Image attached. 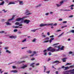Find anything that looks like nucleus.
Returning <instances> with one entry per match:
<instances>
[{
    "label": "nucleus",
    "mask_w": 74,
    "mask_h": 74,
    "mask_svg": "<svg viewBox=\"0 0 74 74\" xmlns=\"http://www.w3.org/2000/svg\"><path fill=\"white\" fill-rule=\"evenodd\" d=\"M35 60V58H33L31 59V60Z\"/></svg>",
    "instance_id": "nucleus-47"
},
{
    "label": "nucleus",
    "mask_w": 74,
    "mask_h": 74,
    "mask_svg": "<svg viewBox=\"0 0 74 74\" xmlns=\"http://www.w3.org/2000/svg\"><path fill=\"white\" fill-rule=\"evenodd\" d=\"M49 37H47L45 39V40H47L44 41V43H45L46 42H49Z\"/></svg>",
    "instance_id": "nucleus-5"
},
{
    "label": "nucleus",
    "mask_w": 74,
    "mask_h": 74,
    "mask_svg": "<svg viewBox=\"0 0 74 74\" xmlns=\"http://www.w3.org/2000/svg\"><path fill=\"white\" fill-rule=\"evenodd\" d=\"M71 33H74V30H72L71 31Z\"/></svg>",
    "instance_id": "nucleus-44"
},
{
    "label": "nucleus",
    "mask_w": 74,
    "mask_h": 74,
    "mask_svg": "<svg viewBox=\"0 0 74 74\" xmlns=\"http://www.w3.org/2000/svg\"><path fill=\"white\" fill-rule=\"evenodd\" d=\"M71 68H74V66L73 65H72L69 67V69Z\"/></svg>",
    "instance_id": "nucleus-30"
},
{
    "label": "nucleus",
    "mask_w": 74,
    "mask_h": 74,
    "mask_svg": "<svg viewBox=\"0 0 74 74\" xmlns=\"http://www.w3.org/2000/svg\"><path fill=\"white\" fill-rule=\"evenodd\" d=\"M64 47L62 46L60 48V50H61V51L64 50Z\"/></svg>",
    "instance_id": "nucleus-21"
},
{
    "label": "nucleus",
    "mask_w": 74,
    "mask_h": 74,
    "mask_svg": "<svg viewBox=\"0 0 74 74\" xmlns=\"http://www.w3.org/2000/svg\"><path fill=\"white\" fill-rule=\"evenodd\" d=\"M64 11H71V10H64Z\"/></svg>",
    "instance_id": "nucleus-41"
},
{
    "label": "nucleus",
    "mask_w": 74,
    "mask_h": 74,
    "mask_svg": "<svg viewBox=\"0 0 74 74\" xmlns=\"http://www.w3.org/2000/svg\"><path fill=\"white\" fill-rule=\"evenodd\" d=\"M53 23H49L47 24H46L47 26H53Z\"/></svg>",
    "instance_id": "nucleus-15"
},
{
    "label": "nucleus",
    "mask_w": 74,
    "mask_h": 74,
    "mask_svg": "<svg viewBox=\"0 0 74 74\" xmlns=\"http://www.w3.org/2000/svg\"><path fill=\"white\" fill-rule=\"evenodd\" d=\"M72 17H73V15L70 16L69 17V18H72Z\"/></svg>",
    "instance_id": "nucleus-50"
},
{
    "label": "nucleus",
    "mask_w": 74,
    "mask_h": 74,
    "mask_svg": "<svg viewBox=\"0 0 74 74\" xmlns=\"http://www.w3.org/2000/svg\"><path fill=\"white\" fill-rule=\"evenodd\" d=\"M39 29H33L31 30V32H35L37 30H39Z\"/></svg>",
    "instance_id": "nucleus-22"
},
{
    "label": "nucleus",
    "mask_w": 74,
    "mask_h": 74,
    "mask_svg": "<svg viewBox=\"0 0 74 74\" xmlns=\"http://www.w3.org/2000/svg\"><path fill=\"white\" fill-rule=\"evenodd\" d=\"M6 52L7 53H11V52H10V51H9L8 50H6Z\"/></svg>",
    "instance_id": "nucleus-29"
},
{
    "label": "nucleus",
    "mask_w": 74,
    "mask_h": 74,
    "mask_svg": "<svg viewBox=\"0 0 74 74\" xmlns=\"http://www.w3.org/2000/svg\"><path fill=\"white\" fill-rule=\"evenodd\" d=\"M71 63H66V65H71Z\"/></svg>",
    "instance_id": "nucleus-39"
},
{
    "label": "nucleus",
    "mask_w": 74,
    "mask_h": 74,
    "mask_svg": "<svg viewBox=\"0 0 74 74\" xmlns=\"http://www.w3.org/2000/svg\"><path fill=\"white\" fill-rule=\"evenodd\" d=\"M6 24L7 25H11V23H10L8 22H6Z\"/></svg>",
    "instance_id": "nucleus-33"
},
{
    "label": "nucleus",
    "mask_w": 74,
    "mask_h": 74,
    "mask_svg": "<svg viewBox=\"0 0 74 74\" xmlns=\"http://www.w3.org/2000/svg\"><path fill=\"white\" fill-rule=\"evenodd\" d=\"M58 44H59V43H55L53 45V46H55V45H58Z\"/></svg>",
    "instance_id": "nucleus-37"
},
{
    "label": "nucleus",
    "mask_w": 74,
    "mask_h": 74,
    "mask_svg": "<svg viewBox=\"0 0 74 74\" xmlns=\"http://www.w3.org/2000/svg\"><path fill=\"white\" fill-rule=\"evenodd\" d=\"M27 65H24L23 66L21 67V69H24L25 67H27Z\"/></svg>",
    "instance_id": "nucleus-16"
},
{
    "label": "nucleus",
    "mask_w": 74,
    "mask_h": 74,
    "mask_svg": "<svg viewBox=\"0 0 74 74\" xmlns=\"http://www.w3.org/2000/svg\"><path fill=\"white\" fill-rule=\"evenodd\" d=\"M27 52H28V53H32V51L31 50H29L27 51Z\"/></svg>",
    "instance_id": "nucleus-26"
},
{
    "label": "nucleus",
    "mask_w": 74,
    "mask_h": 74,
    "mask_svg": "<svg viewBox=\"0 0 74 74\" xmlns=\"http://www.w3.org/2000/svg\"><path fill=\"white\" fill-rule=\"evenodd\" d=\"M50 40H51L52 41V40H54V38H51L50 39Z\"/></svg>",
    "instance_id": "nucleus-60"
},
{
    "label": "nucleus",
    "mask_w": 74,
    "mask_h": 74,
    "mask_svg": "<svg viewBox=\"0 0 74 74\" xmlns=\"http://www.w3.org/2000/svg\"><path fill=\"white\" fill-rule=\"evenodd\" d=\"M15 28H19L18 26H16L14 27Z\"/></svg>",
    "instance_id": "nucleus-63"
},
{
    "label": "nucleus",
    "mask_w": 74,
    "mask_h": 74,
    "mask_svg": "<svg viewBox=\"0 0 74 74\" xmlns=\"http://www.w3.org/2000/svg\"><path fill=\"white\" fill-rule=\"evenodd\" d=\"M4 1H3V2L1 3L0 2V5H4Z\"/></svg>",
    "instance_id": "nucleus-23"
},
{
    "label": "nucleus",
    "mask_w": 74,
    "mask_h": 74,
    "mask_svg": "<svg viewBox=\"0 0 74 74\" xmlns=\"http://www.w3.org/2000/svg\"><path fill=\"white\" fill-rule=\"evenodd\" d=\"M25 48H27V47H22V48H21V49H25Z\"/></svg>",
    "instance_id": "nucleus-46"
},
{
    "label": "nucleus",
    "mask_w": 74,
    "mask_h": 74,
    "mask_svg": "<svg viewBox=\"0 0 74 74\" xmlns=\"http://www.w3.org/2000/svg\"><path fill=\"white\" fill-rule=\"evenodd\" d=\"M9 38H17V36H9Z\"/></svg>",
    "instance_id": "nucleus-7"
},
{
    "label": "nucleus",
    "mask_w": 74,
    "mask_h": 74,
    "mask_svg": "<svg viewBox=\"0 0 74 74\" xmlns=\"http://www.w3.org/2000/svg\"><path fill=\"white\" fill-rule=\"evenodd\" d=\"M69 54H72L73 56L74 55V53L72 51H70L69 53Z\"/></svg>",
    "instance_id": "nucleus-17"
},
{
    "label": "nucleus",
    "mask_w": 74,
    "mask_h": 74,
    "mask_svg": "<svg viewBox=\"0 0 74 74\" xmlns=\"http://www.w3.org/2000/svg\"><path fill=\"white\" fill-rule=\"evenodd\" d=\"M67 69H69V67H65V69L64 70H67Z\"/></svg>",
    "instance_id": "nucleus-25"
},
{
    "label": "nucleus",
    "mask_w": 74,
    "mask_h": 74,
    "mask_svg": "<svg viewBox=\"0 0 74 74\" xmlns=\"http://www.w3.org/2000/svg\"><path fill=\"white\" fill-rule=\"evenodd\" d=\"M4 21H5V20H4V19H2V22H4Z\"/></svg>",
    "instance_id": "nucleus-61"
},
{
    "label": "nucleus",
    "mask_w": 74,
    "mask_h": 74,
    "mask_svg": "<svg viewBox=\"0 0 74 74\" xmlns=\"http://www.w3.org/2000/svg\"><path fill=\"white\" fill-rule=\"evenodd\" d=\"M63 34H64V32L62 33L60 35H59L58 36V37H61V36H62V35Z\"/></svg>",
    "instance_id": "nucleus-32"
},
{
    "label": "nucleus",
    "mask_w": 74,
    "mask_h": 74,
    "mask_svg": "<svg viewBox=\"0 0 74 74\" xmlns=\"http://www.w3.org/2000/svg\"><path fill=\"white\" fill-rule=\"evenodd\" d=\"M34 64H35V63H32L30 64V66H32V67L34 68Z\"/></svg>",
    "instance_id": "nucleus-11"
},
{
    "label": "nucleus",
    "mask_w": 74,
    "mask_h": 74,
    "mask_svg": "<svg viewBox=\"0 0 74 74\" xmlns=\"http://www.w3.org/2000/svg\"><path fill=\"white\" fill-rule=\"evenodd\" d=\"M9 48L8 47H5L4 48H5V49L6 50L7 49H8Z\"/></svg>",
    "instance_id": "nucleus-42"
},
{
    "label": "nucleus",
    "mask_w": 74,
    "mask_h": 74,
    "mask_svg": "<svg viewBox=\"0 0 74 74\" xmlns=\"http://www.w3.org/2000/svg\"><path fill=\"white\" fill-rule=\"evenodd\" d=\"M2 11H4V12H7V10H6L5 9H3V10H2Z\"/></svg>",
    "instance_id": "nucleus-36"
},
{
    "label": "nucleus",
    "mask_w": 74,
    "mask_h": 74,
    "mask_svg": "<svg viewBox=\"0 0 74 74\" xmlns=\"http://www.w3.org/2000/svg\"><path fill=\"white\" fill-rule=\"evenodd\" d=\"M4 33V31H2L1 32V33Z\"/></svg>",
    "instance_id": "nucleus-59"
},
{
    "label": "nucleus",
    "mask_w": 74,
    "mask_h": 74,
    "mask_svg": "<svg viewBox=\"0 0 74 74\" xmlns=\"http://www.w3.org/2000/svg\"><path fill=\"white\" fill-rule=\"evenodd\" d=\"M65 67H64V66H62L61 67V68L62 69H64L65 68Z\"/></svg>",
    "instance_id": "nucleus-55"
},
{
    "label": "nucleus",
    "mask_w": 74,
    "mask_h": 74,
    "mask_svg": "<svg viewBox=\"0 0 74 74\" xmlns=\"http://www.w3.org/2000/svg\"><path fill=\"white\" fill-rule=\"evenodd\" d=\"M67 59V58H64L62 59V60H63V62H66V60Z\"/></svg>",
    "instance_id": "nucleus-20"
},
{
    "label": "nucleus",
    "mask_w": 74,
    "mask_h": 74,
    "mask_svg": "<svg viewBox=\"0 0 74 74\" xmlns=\"http://www.w3.org/2000/svg\"><path fill=\"white\" fill-rule=\"evenodd\" d=\"M36 66H39L40 65V63H38L36 64Z\"/></svg>",
    "instance_id": "nucleus-53"
},
{
    "label": "nucleus",
    "mask_w": 74,
    "mask_h": 74,
    "mask_svg": "<svg viewBox=\"0 0 74 74\" xmlns=\"http://www.w3.org/2000/svg\"><path fill=\"white\" fill-rule=\"evenodd\" d=\"M67 21H64L63 22V23H67Z\"/></svg>",
    "instance_id": "nucleus-45"
},
{
    "label": "nucleus",
    "mask_w": 74,
    "mask_h": 74,
    "mask_svg": "<svg viewBox=\"0 0 74 74\" xmlns=\"http://www.w3.org/2000/svg\"><path fill=\"white\" fill-rule=\"evenodd\" d=\"M15 25H19V22H16L15 23Z\"/></svg>",
    "instance_id": "nucleus-35"
},
{
    "label": "nucleus",
    "mask_w": 74,
    "mask_h": 74,
    "mask_svg": "<svg viewBox=\"0 0 74 74\" xmlns=\"http://www.w3.org/2000/svg\"><path fill=\"white\" fill-rule=\"evenodd\" d=\"M12 67L13 69H15V68H16V66H13Z\"/></svg>",
    "instance_id": "nucleus-56"
},
{
    "label": "nucleus",
    "mask_w": 74,
    "mask_h": 74,
    "mask_svg": "<svg viewBox=\"0 0 74 74\" xmlns=\"http://www.w3.org/2000/svg\"><path fill=\"white\" fill-rule=\"evenodd\" d=\"M49 55H52V53L51 52H49Z\"/></svg>",
    "instance_id": "nucleus-49"
},
{
    "label": "nucleus",
    "mask_w": 74,
    "mask_h": 74,
    "mask_svg": "<svg viewBox=\"0 0 74 74\" xmlns=\"http://www.w3.org/2000/svg\"><path fill=\"white\" fill-rule=\"evenodd\" d=\"M70 72L71 74H74V69H73L68 70L66 72H64V74H69V73Z\"/></svg>",
    "instance_id": "nucleus-2"
},
{
    "label": "nucleus",
    "mask_w": 74,
    "mask_h": 74,
    "mask_svg": "<svg viewBox=\"0 0 74 74\" xmlns=\"http://www.w3.org/2000/svg\"><path fill=\"white\" fill-rule=\"evenodd\" d=\"M41 4H40L36 6V7H41Z\"/></svg>",
    "instance_id": "nucleus-31"
},
{
    "label": "nucleus",
    "mask_w": 74,
    "mask_h": 74,
    "mask_svg": "<svg viewBox=\"0 0 74 74\" xmlns=\"http://www.w3.org/2000/svg\"><path fill=\"white\" fill-rule=\"evenodd\" d=\"M33 53L34 54H36V53H37V52L36 51H34L33 52Z\"/></svg>",
    "instance_id": "nucleus-52"
},
{
    "label": "nucleus",
    "mask_w": 74,
    "mask_h": 74,
    "mask_svg": "<svg viewBox=\"0 0 74 74\" xmlns=\"http://www.w3.org/2000/svg\"><path fill=\"white\" fill-rule=\"evenodd\" d=\"M36 40H37L36 39V38H34L32 40V42H36Z\"/></svg>",
    "instance_id": "nucleus-27"
},
{
    "label": "nucleus",
    "mask_w": 74,
    "mask_h": 74,
    "mask_svg": "<svg viewBox=\"0 0 74 74\" xmlns=\"http://www.w3.org/2000/svg\"><path fill=\"white\" fill-rule=\"evenodd\" d=\"M34 54H32L30 55H29V56H30L31 58H33V56H34Z\"/></svg>",
    "instance_id": "nucleus-38"
},
{
    "label": "nucleus",
    "mask_w": 74,
    "mask_h": 74,
    "mask_svg": "<svg viewBox=\"0 0 74 74\" xmlns=\"http://www.w3.org/2000/svg\"><path fill=\"white\" fill-rule=\"evenodd\" d=\"M47 26V24H44L43 23H41L39 25L40 27H43Z\"/></svg>",
    "instance_id": "nucleus-8"
},
{
    "label": "nucleus",
    "mask_w": 74,
    "mask_h": 74,
    "mask_svg": "<svg viewBox=\"0 0 74 74\" xmlns=\"http://www.w3.org/2000/svg\"><path fill=\"white\" fill-rule=\"evenodd\" d=\"M60 63V62H59V61H58V60H56L55 61L53 62H52V63L53 64H54V63H58V64H59V63Z\"/></svg>",
    "instance_id": "nucleus-10"
},
{
    "label": "nucleus",
    "mask_w": 74,
    "mask_h": 74,
    "mask_svg": "<svg viewBox=\"0 0 74 74\" xmlns=\"http://www.w3.org/2000/svg\"><path fill=\"white\" fill-rule=\"evenodd\" d=\"M19 3L20 5H23L24 4L23 1H19Z\"/></svg>",
    "instance_id": "nucleus-14"
},
{
    "label": "nucleus",
    "mask_w": 74,
    "mask_h": 74,
    "mask_svg": "<svg viewBox=\"0 0 74 74\" xmlns=\"http://www.w3.org/2000/svg\"><path fill=\"white\" fill-rule=\"evenodd\" d=\"M26 41V39H25L23 40L22 41V42H25Z\"/></svg>",
    "instance_id": "nucleus-34"
},
{
    "label": "nucleus",
    "mask_w": 74,
    "mask_h": 74,
    "mask_svg": "<svg viewBox=\"0 0 74 74\" xmlns=\"http://www.w3.org/2000/svg\"><path fill=\"white\" fill-rule=\"evenodd\" d=\"M47 50L48 51H50V52H54L59 51V49H55V48H52V47H50L47 49Z\"/></svg>",
    "instance_id": "nucleus-1"
},
{
    "label": "nucleus",
    "mask_w": 74,
    "mask_h": 74,
    "mask_svg": "<svg viewBox=\"0 0 74 74\" xmlns=\"http://www.w3.org/2000/svg\"><path fill=\"white\" fill-rule=\"evenodd\" d=\"M44 33L42 32V33L41 36L42 37H46V35H45L44 34Z\"/></svg>",
    "instance_id": "nucleus-12"
},
{
    "label": "nucleus",
    "mask_w": 74,
    "mask_h": 74,
    "mask_svg": "<svg viewBox=\"0 0 74 74\" xmlns=\"http://www.w3.org/2000/svg\"><path fill=\"white\" fill-rule=\"evenodd\" d=\"M45 15L47 16L49 15V13H47L45 14Z\"/></svg>",
    "instance_id": "nucleus-51"
},
{
    "label": "nucleus",
    "mask_w": 74,
    "mask_h": 74,
    "mask_svg": "<svg viewBox=\"0 0 74 74\" xmlns=\"http://www.w3.org/2000/svg\"><path fill=\"white\" fill-rule=\"evenodd\" d=\"M63 3H64V2L63 1H60V4H56V5L57 7H60L63 4Z\"/></svg>",
    "instance_id": "nucleus-4"
},
{
    "label": "nucleus",
    "mask_w": 74,
    "mask_h": 74,
    "mask_svg": "<svg viewBox=\"0 0 74 74\" xmlns=\"http://www.w3.org/2000/svg\"><path fill=\"white\" fill-rule=\"evenodd\" d=\"M15 15L13 16L12 17V18H11L10 19H9V20L8 21L9 22V21H12V20H13V19H14V17H15Z\"/></svg>",
    "instance_id": "nucleus-13"
},
{
    "label": "nucleus",
    "mask_w": 74,
    "mask_h": 74,
    "mask_svg": "<svg viewBox=\"0 0 74 74\" xmlns=\"http://www.w3.org/2000/svg\"><path fill=\"white\" fill-rule=\"evenodd\" d=\"M50 38H52V37H54V36L53 35L51 36H50Z\"/></svg>",
    "instance_id": "nucleus-48"
},
{
    "label": "nucleus",
    "mask_w": 74,
    "mask_h": 74,
    "mask_svg": "<svg viewBox=\"0 0 74 74\" xmlns=\"http://www.w3.org/2000/svg\"><path fill=\"white\" fill-rule=\"evenodd\" d=\"M11 73H18V71L16 70H11L10 71Z\"/></svg>",
    "instance_id": "nucleus-9"
},
{
    "label": "nucleus",
    "mask_w": 74,
    "mask_h": 74,
    "mask_svg": "<svg viewBox=\"0 0 74 74\" xmlns=\"http://www.w3.org/2000/svg\"><path fill=\"white\" fill-rule=\"evenodd\" d=\"M30 22V21L29 20H25L24 21V23H26L27 24H29V22Z\"/></svg>",
    "instance_id": "nucleus-6"
},
{
    "label": "nucleus",
    "mask_w": 74,
    "mask_h": 74,
    "mask_svg": "<svg viewBox=\"0 0 74 74\" xmlns=\"http://www.w3.org/2000/svg\"><path fill=\"white\" fill-rule=\"evenodd\" d=\"M15 4V3L14 2H11L9 3L8 5H10V4Z\"/></svg>",
    "instance_id": "nucleus-24"
},
{
    "label": "nucleus",
    "mask_w": 74,
    "mask_h": 74,
    "mask_svg": "<svg viewBox=\"0 0 74 74\" xmlns=\"http://www.w3.org/2000/svg\"><path fill=\"white\" fill-rule=\"evenodd\" d=\"M29 12V10H27L26 11L25 14H28Z\"/></svg>",
    "instance_id": "nucleus-19"
},
{
    "label": "nucleus",
    "mask_w": 74,
    "mask_h": 74,
    "mask_svg": "<svg viewBox=\"0 0 74 74\" xmlns=\"http://www.w3.org/2000/svg\"><path fill=\"white\" fill-rule=\"evenodd\" d=\"M44 72H45V70H46V67L45 66H44Z\"/></svg>",
    "instance_id": "nucleus-43"
},
{
    "label": "nucleus",
    "mask_w": 74,
    "mask_h": 74,
    "mask_svg": "<svg viewBox=\"0 0 74 74\" xmlns=\"http://www.w3.org/2000/svg\"><path fill=\"white\" fill-rule=\"evenodd\" d=\"M60 31H61V30H60V29H59V30H57V32H60Z\"/></svg>",
    "instance_id": "nucleus-58"
},
{
    "label": "nucleus",
    "mask_w": 74,
    "mask_h": 74,
    "mask_svg": "<svg viewBox=\"0 0 74 74\" xmlns=\"http://www.w3.org/2000/svg\"><path fill=\"white\" fill-rule=\"evenodd\" d=\"M56 74H58V71H56Z\"/></svg>",
    "instance_id": "nucleus-64"
},
{
    "label": "nucleus",
    "mask_w": 74,
    "mask_h": 74,
    "mask_svg": "<svg viewBox=\"0 0 74 74\" xmlns=\"http://www.w3.org/2000/svg\"><path fill=\"white\" fill-rule=\"evenodd\" d=\"M47 35L48 36H49L50 35V34H49V32H48L47 33Z\"/></svg>",
    "instance_id": "nucleus-57"
},
{
    "label": "nucleus",
    "mask_w": 74,
    "mask_h": 74,
    "mask_svg": "<svg viewBox=\"0 0 74 74\" xmlns=\"http://www.w3.org/2000/svg\"><path fill=\"white\" fill-rule=\"evenodd\" d=\"M57 25V23H55L54 24H53V26H56Z\"/></svg>",
    "instance_id": "nucleus-54"
},
{
    "label": "nucleus",
    "mask_w": 74,
    "mask_h": 74,
    "mask_svg": "<svg viewBox=\"0 0 74 74\" xmlns=\"http://www.w3.org/2000/svg\"><path fill=\"white\" fill-rule=\"evenodd\" d=\"M33 14V13L32 12L30 13L29 12L28 14H26V15H31V14Z\"/></svg>",
    "instance_id": "nucleus-28"
},
{
    "label": "nucleus",
    "mask_w": 74,
    "mask_h": 74,
    "mask_svg": "<svg viewBox=\"0 0 74 74\" xmlns=\"http://www.w3.org/2000/svg\"><path fill=\"white\" fill-rule=\"evenodd\" d=\"M44 55H47V53H46V52H44Z\"/></svg>",
    "instance_id": "nucleus-62"
},
{
    "label": "nucleus",
    "mask_w": 74,
    "mask_h": 74,
    "mask_svg": "<svg viewBox=\"0 0 74 74\" xmlns=\"http://www.w3.org/2000/svg\"><path fill=\"white\" fill-rule=\"evenodd\" d=\"M27 18V17L25 16V17H24L22 18H18L16 19V21H18V22H19V21H21V23H23V19H24V18Z\"/></svg>",
    "instance_id": "nucleus-3"
},
{
    "label": "nucleus",
    "mask_w": 74,
    "mask_h": 74,
    "mask_svg": "<svg viewBox=\"0 0 74 74\" xmlns=\"http://www.w3.org/2000/svg\"><path fill=\"white\" fill-rule=\"evenodd\" d=\"M18 29H15L14 30V32H17Z\"/></svg>",
    "instance_id": "nucleus-40"
},
{
    "label": "nucleus",
    "mask_w": 74,
    "mask_h": 74,
    "mask_svg": "<svg viewBox=\"0 0 74 74\" xmlns=\"http://www.w3.org/2000/svg\"><path fill=\"white\" fill-rule=\"evenodd\" d=\"M23 62H25V61H22L21 62H17V64H20V63H23Z\"/></svg>",
    "instance_id": "nucleus-18"
}]
</instances>
